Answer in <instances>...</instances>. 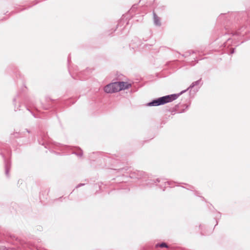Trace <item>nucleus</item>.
<instances>
[{
  "label": "nucleus",
  "instance_id": "3",
  "mask_svg": "<svg viewBox=\"0 0 250 250\" xmlns=\"http://www.w3.org/2000/svg\"><path fill=\"white\" fill-rule=\"evenodd\" d=\"M156 247H159L160 248H167L168 247L167 245L165 243H162L160 244H158L156 245Z\"/></svg>",
  "mask_w": 250,
  "mask_h": 250
},
{
  "label": "nucleus",
  "instance_id": "4",
  "mask_svg": "<svg viewBox=\"0 0 250 250\" xmlns=\"http://www.w3.org/2000/svg\"><path fill=\"white\" fill-rule=\"evenodd\" d=\"M155 22L156 24L159 25L160 24V21L158 20H157L156 18H155Z\"/></svg>",
  "mask_w": 250,
  "mask_h": 250
},
{
  "label": "nucleus",
  "instance_id": "2",
  "mask_svg": "<svg viewBox=\"0 0 250 250\" xmlns=\"http://www.w3.org/2000/svg\"><path fill=\"white\" fill-rule=\"evenodd\" d=\"M178 94H172L159 98L148 104L149 106H157L171 102L178 98Z\"/></svg>",
  "mask_w": 250,
  "mask_h": 250
},
{
  "label": "nucleus",
  "instance_id": "1",
  "mask_svg": "<svg viewBox=\"0 0 250 250\" xmlns=\"http://www.w3.org/2000/svg\"><path fill=\"white\" fill-rule=\"evenodd\" d=\"M131 84L126 82H115L109 83L104 87V91L107 93H112L128 89Z\"/></svg>",
  "mask_w": 250,
  "mask_h": 250
}]
</instances>
